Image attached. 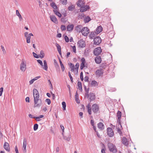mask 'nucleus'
<instances>
[{
  "label": "nucleus",
  "instance_id": "37998d69",
  "mask_svg": "<svg viewBox=\"0 0 153 153\" xmlns=\"http://www.w3.org/2000/svg\"><path fill=\"white\" fill-rule=\"evenodd\" d=\"M79 66V63L77 62L75 65V69L76 70L77 73L78 72V68Z\"/></svg>",
  "mask_w": 153,
  "mask_h": 153
},
{
  "label": "nucleus",
  "instance_id": "052dcab7",
  "mask_svg": "<svg viewBox=\"0 0 153 153\" xmlns=\"http://www.w3.org/2000/svg\"><path fill=\"white\" fill-rule=\"evenodd\" d=\"M3 87H1L0 88V96H1L3 92Z\"/></svg>",
  "mask_w": 153,
  "mask_h": 153
},
{
  "label": "nucleus",
  "instance_id": "a19ab883",
  "mask_svg": "<svg viewBox=\"0 0 153 153\" xmlns=\"http://www.w3.org/2000/svg\"><path fill=\"white\" fill-rule=\"evenodd\" d=\"M74 8V6L73 5H71L69 6L68 8V9L69 11H72Z\"/></svg>",
  "mask_w": 153,
  "mask_h": 153
},
{
  "label": "nucleus",
  "instance_id": "a878e982",
  "mask_svg": "<svg viewBox=\"0 0 153 153\" xmlns=\"http://www.w3.org/2000/svg\"><path fill=\"white\" fill-rule=\"evenodd\" d=\"M91 84L92 86L95 87L98 85V83L95 80H92L91 82Z\"/></svg>",
  "mask_w": 153,
  "mask_h": 153
},
{
  "label": "nucleus",
  "instance_id": "72a5a7b5",
  "mask_svg": "<svg viewBox=\"0 0 153 153\" xmlns=\"http://www.w3.org/2000/svg\"><path fill=\"white\" fill-rule=\"evenodd\" d=\"M59 61L61 65V69L62 70V71H64L65 68L63 65V64L62 63V62L61 61V59H59Z\"/></svg>",
  "mask_w": 153,
  "mask_h": 153
},
{
  "label": "nucleus",
  "instance_id": "6e6d98bb",
  "mask_svg": "<svg viewBox=\"0 0 153 153\" xmlns=\"http://www.w3.org/2000/svg\"><path fill=\"white\" fill-rule=\"evenodd\" d=\"M117 131L121 135L123 133L122 131H121L120 129L119 128V127H118L117 128Z\"/></svg>",
  "mask_w": 153,
  "mask_h": 153
},
{
  "label": "nucleus",
  "instance_id": "69168bd1",
  "mask_svg": "<svg viewBox=\"0 0 153 153\" xmlns=\"http://www.w3.org/2000/svg\"><path fill=\"white\" fill-rule=\"evenodd\" d=\"M29 117L30 118H35V117L33 115H32L31 114H29Z\"/></svg>",
  "mask_w": 153,
  "mask_h": 153
},
{
  "label": "nucleus",
  "instance_id": "13d9d810",
  "mask_svg": "<svg viewBox=\"0 0 153 153\" xmlns=\"http://www.w3.org/2000/svg\"><path fill=\"white\" fill-rule=\"evenodd\" d=\"M37 62L41 66H43V63L41 60H37Z\"/></svg>",
  "mask_w": 153,
  "mask_h": 153
},
{
  "label": "nucleus",
  "instance_id": "473e14b6",
  "mask_svg": "<svg viewBox=\"0 0 153 153\" xmlns=\"http://www.w3.org/2000/svg\"><path fill=\"white\" fill-rule=\"evenodd\" d=\"M77 86L78 89L80 90H82V83L80 82L79 81L77 83Z\"/></svg>",
  "mask_w": 153,
  "mask_h": 153
},
{
  "label": "nucleus",
  "instance_id": "7ed1b4c3",
  "mask_svg": "<svg viewBox=\"0 0 153 153\" xmlns=\"http://www.w3.org/2000/svg\"><path fill=\"white\" fill-rule=\"evenodd\" d=\"M86 97L87 98H89L88 100L90 102L94 100L96 97L94 93L92 92H90Z\"/></svg>",
  "mask_w": 153,
  "mask_h": 153
},
{
  "label": "nucleus",
  "instance_id": "79ce46f5",
  "mask_svg": "<svg viewBox=\"0 0 153 153\" xmlns=\"http://www.w3.org/2000/svg\"><path fill=\"white\" fill-rule=\"evenodd\" d=\"M60 2L63 5H65L67 3V0H60Z\"/></svg>",
  "mask_w": 153,
  "mask_h": 153
},
{
  "label": "nucleus",
  "instance_id": "7c9ffc66",
  "mask_svg": "<svg viewBox=\"0 0 153 153\" xmlns=\"http://www.w3.org/2000/svg\"><path fill=\"white\" fill-rule=\"evenodd\" d=\"M53 12L57 16H58L60 18L61 17V16H62L61 14L59 13V12L57 10H53Z\"/></svg>",
  "mask_w": 153,
  "mask_h": 153
},
{
  "label": "nucleus",
  "instance_id": "393cba45",
  "mask_svg": "<svg viewBox=\"0 0 153 153\" xmlns=\"http://www.w3.org/2000/svg\"><path fill=\"white\" fill-rule=\"evenodd\" d=\"M62 134L63 135L64 139H65V140H66L68 141H69L70 140V139L71 138V135H70V134H69L67 136H64L63 135V132L62 133Z\"/></svg>",
  "mask_w": 153,
  "mask_h": 153
},
{
  "label": "nucleus",
  "instance_id": "4468645a",
  "mask_svg": "<svg viewBox=\"0 0 153 153\" xmlns=\"http://www.w3.org/2000/svg\"><path fill=\"white\" fill-rule=\"evenodd\" d=\"M81 61L82 62L80 64V68L81 70H82L85 67V59L83 57L81 59Z\"/></svg>",
  "mask_w": 153,
  "mask_h": 153
},
{
  "label": "nucleus",
  "instance_id": "6ab92c4d",
  "mask_svg": "<svg viewBox=\"0 0 153 153\" xmlns=\"http://www.w3.org/2000/svg\"><path fill=\"white\" fill-rule=\"evenodd\" d=\"M74 25L73 24L68 25L67 26V30L69 32L71 31L73 29Z\"/></svg>",
  "mask_w": 153,
  "mask_h": 153
},
{
  "label": "nucleus",
  "instance_id": "a211bd4d",
  "mask_svg": "<svg viewBox=\"0 0 153 153\" xmlns=\"http://www.w3.org/2000/svg\"><path fill=\"white\" fill-rule=\"evenodd\" d=\"M50 18L51 20L55 24L58 23L57 20L55 16H51Z\"/></svg>",
  "mask_w": 153,
  "mask_h": 153
},
{
  "label": "nucleus",
  "instance_id": "e433bc0d",
  "mask_svg": "<svg viewBox=\"0 0 153 153\" xmlns=\"http://www.w3.org/2000/svg\"><path fill=\"white\" fill-rule=\"evenodd\" d=\"M44 117L43 115H40L38 117H35V119L37 121H39L40 120V118H43Z\"/></svg>",
  "mask_w": 153,
  "mask_h": 153
},
{
  "label": "nucleus",
  "instance_id": "ea45409f",
  "mask_svg": "<svg viewBox=\"0 0 153 153\" xmlns=\"http://www.w3.org/2000/svg\"><path fill=\"white\" fill-rule=\"evenodd\" d=\"M26 42L27 43H30V38L31 37H30V36H29L28 35V36L26 37Z\"/></svg>",
  "mask_w": 153,
  "mask_h": 153
},
{
  "label": "nucleus",
  "instance_id": "c756f323",
  "mask_svg": "<svg viewBox=\"0 0 153 153\" xmlns=\"http://www.w3.org/2000/svg\"><path fill=\"white\" fill-rule=\"evenodd\" d=\"M16 15L19 17L20 21H21L23 19L22 16L20 15L19 11L18 10H16Z\"/></svg>",
  "mask_w": 153,
  "mask_h": 153
},
{
  "label": "nucleus",
  "instance_id": "aec40b11",
  "mask_svg": "<svg viewBox=\"0 0 153 153\" xmlns=\"http://www.w3.org/2000/svg\"><path fill=\"white\" fill-rule=\"evenodd\" d=\"M122 143L125 146H127L128 145V142L127 140L125 137H123L122 139Z\"/></svg>",
  "mask_w": 153,
  "mask_h": 153
},
{
  "label": "nucleus",
  "instance_id": "bf43d9fd",
  "mask_svg": "<svg viewBox=\"0 0 153 153\" xmlns=\"http://www.w3.org/2000/svg\"><path fill=\"white\" fill-rule=\"evenodd\" d=\"M39 96H34V100H41L40 99H39Z\"/></svg>",
  "mask_w": 153,
  "mask_h": 153
},
{
  "label": "nucleus",
  "instance_id": "6e6552de",
  "mask_svg": "<svg viewBox=\"0 0 153 153\" xmlns=\"http://www.w3.org/2000/svg\"><path fill=\"white\" fill-rule=\"evenodd\" d=\"M34 107H39L42 105V101L41 100H34Z\"/></svg>",
  "mask_w": 153,
  "mask_h": 153
},
{
  "label": "nucleus",
  "instance_id": "412c9836",
  "mask_svg": "<svg viewBox=\"0 0 153 153\" xmlns=\"http://www.w3.org/2000/svg\"><path fill=\"white\" fill-rule=\"evenodd\" d=\"M86 107L87 108L88 112V114L89 115H91L92 114V113L91 111V105L90 103L88 104Z\"/></svg>",
  "mask_w": 153,
  "mask_h": 153
},
{
  "label": "nucleus",
  "instance_id": "864d4df0",
  "mask_svg": "<svg viewBox=\"0 0 153 153\" xmlns=\"http://www.w3.org/2000/svg\"><path fill=\"white\" fill-rule=\"evenodd\" d=\"M80 78L81 81H82L83 80V72H81L80 74Z\"/></svg>",
  "mask_w": 153,
  "mask_h": 153
},
{
  "label": "nucleus",
  "instance_id": "de8ad7c7",
  "mask_svg": "<svg viewBox=\"0 0 153 153\" xmlns=\"http://www.w3.org/2000/svg\"><path fill=\"white\" fill-rule=\"evenodd\" d=\"M84 15L83 13H79V18L82 19L84 17Z\"/></svg>",
  "mask_w": 153,
  "mask_h": 153
},
{
  "label": "nucleus",
  "instance_id": "ddd939ff",
  "mask_svg": "<svg viewBox=\"0 0 153 153\" xmlns=\"http://www.w3.org/2000/svg\"><path fill=\"white\" fill-rule=\"evenodd\" d=\"M103 70L102 68L99 69L96 72V74L97 76H100L103 74Z\"/></svg>",
  "mask_w": 153,
  "mask_h": 153
},
{
  "label": "nucleus",
  "instance_id": "8fccbe9b",
  "mask_svg": "<svg viewBox=\"0 0 153 153\" xmlns=\"http://www.w3.org/2000/svg\"><path fill=\"white\" fill-rule=\"evenodd\" d=\"M33 56L34 57L36 58H38L39 57V55L37 54L36 53H35L34 52H33Z\"/></svg>",
  "mask_w": 153,
  "mask_h": 153
},
{
  "label": "nucleus",
  "instance_id": "0e129e2a",
  "mask_svg": "<svg viewBox=\"0 0 153 153\" xmlns=\"http://www.w3.org/2000/svg\"><path fill=\"white\" fill-rule=\"evenodd\" d=\"M89 77L87 76H85L84 78V81L86 82L88 81Z\"/></svg>",
  "mask_w": 153,
  "mask_h": 153
},
{
  "label": "nucleus",
  "instance_id": "9b49d317",
  "mask_svg": "<svg viewBox=\"0 0 153 153\" xmlns=\"http://www.w3.org/2000/svg\"><path fill=\"white\" fill-rule=\"evenodd\" d=\"M80 7V12H85L90 8L89 6L87 5H86L84 6H81V7Z\"/></svg>",
  "mask_w": 153,
  "mask_h": 153
},
{
  "label": "nucleus",
  "instance_id": "dca6fc26",
  "mask_svg": "<svg viewBox=\"0 0 153 153\" xmlns=\"http://www.w3.org/2000/svg\"><path fill=\"white\" fill-rule=\"evenodd\" d=\"M95 62L98 64L100 63L102 61L101 57L100 56H96L95 58Z\"/></svg>",
  "mask_w": 153,
  "mask_h": 153
},
{
  "label": "nucleus",
  "instance_id": "2eb2a0df",
  "mask_svg": "<svg viewBox=\"0 0 153 153\" xmlns=\"http://www.w3.org/2000/svg\"><path fill=\"white\" fill-rule=\"evenodd\" d=\"M4 148L7 152H10V148L9 147V145L8 143L5 142L4 144Z\"/></svg>",
  "mask_w": 153,
  "mask_h": 153
},
{
  "label": "nucleus",
  "instance_id": "09e8293b",
  "mask_svg": "<svg viewBox=\"0 0 153 153\" xmlns=\"http://www.w3.org/2000/svg\"><path fill=\"white\" fill-rule=\"evenodd\" d=\"M61 30L62 31L65 30L66 29V27L65 25H62L61 26Z\"/></svg>",
  "mask_w": 153,
  "mask_h": 153
},
{
  "label": "nucleus",
  "instance_id": "4c0bfd02",
  "mask_svg": "<svg viewBox=\"0 0 153 153\" xmlns=\"http://www.w3.org/2000/svg\"><path fill=\"white\" fill-rule=\"evenodd\" d=\"M44 53L43 51H41L40 52V56L39 57H40L41 58H42L44 57Z\"/></svg>",
  "mask_w": 153,
  "mask_h": 153
},
{
  "label": "nucleus",
  "instance_id": "c9c22d12",
  "mask_svg": "<svg viewBox=\"0 0 153 153\" xmlns=\"http://www.w3.org/2000/svg\"><path fill=\"white\" fill-rule=\"evenodd\" d=\"M91 20L89 16H87V17L85 18L84 19V22L88 23Z\"/></svg>",
  "mask_w": 153,
  "mask_h": 153
},
{
  "label": "nucleus",
  "instance_id": "2f4dec72",
  "mask_svg": "<svg viewBox=\"0 0 153 153\" xmlns=\"http://www.w3.org/2000/svg\"><path fill=\"white\" fill-rule=\"evenodd\" d=\"M33 96H35L38 95L39 96V94L36 89H33Z\"/></svg>",
  "mask_w": 153,
  "mask_h": 153
},
{
  "label": "nucleus",
  "instance_id": "5701e85b",
  "mask_svg": "<svg viewBox=\"0 0 153 153\" xmlns=\"http://www.w3.org/2000/svg\"><path fill=\"white\" fill-rule=\"evenodd\" d=\"M102 28L101 26H100L98 27L96 30V32L97 33L99 34L102 31Z\"/></svg>",
  "mask_w": 153,
  "mask_h": 153
},
{
  "label": "nucleus",
  "instance_id": "49530a36",
  "mask_svg": "<svg viewBox=\"0 0 153 153\" xmlns=\"http://www.w3.org/2000/svg\"><path fill=\"white\" fill-rule=\"evenodd\" d=\"M55 45L56 47H57L58 51L61 50V46L59 45V44L57 43H56Z\"/></svg>",
  "mask_w": 153,
  "mask_h": 153
},
{
  "label": "nucleus",
  "instance_id": "e2e57ef3",
  "mask_svg": "<svg viewBox=\"0 0 153 153\" xmlns=\"http://www.w3.org/2000/svg\"><path fill=\"white\" fill-rule=\"evenodd\" d=\"M1 49H2L3 53H6V51L4 48V47L2 45H1Z\"/></svg>",
  "mask_w": 153,
  "mask_h": 153
},
{
  "label": "nucleus",
  "instance_id": "4d7b16f0",
  "mask_svg": "<svg viewBox=\"0 0 153 153\" xmlns=\"http://www.w3.org/2000/svg\"><path fill=\"white\" fill-rule=\"evenodd\" d=\"M45 102H47L48 105H50L51 103V101L50 99H47L45 100Z\"/></svg>",
  "mask_w": 153,
  "mask_h": 153
},
{
  "label": "nucleus",
  "instance_id": "f704fd0d",
  "mask_svg": "<svg viewBox=\"0 0 153 153\" xmlns=\"http://www.w3.org/2000/svg\"><path fill=\"white\" fill-rule=\"evenodd\" d=\"M121 111H118L117 113V116L118 117V120L120 121V119L121 117Z\"/></svg>",
  "mask_w": 153,
  "mask_h": 153
},
{
  "label": "nucleus",
  "instance_id": "cd10ccee",
  "mask_svg": "<svg viewBox=\"0 0 153 153\" xmlns=\"http://www.w3.org/2000/svg\"><path fill=\"white\" fill-rule=\"evenodd\" d=\"M44 65H43V68L46 71H47L48 68V65L47 62L46 60H44Z\"/></svg>",
  "mask_w": 153,
  "mask_h": 153
},
{
  "label": "nucleus",
  "instance_id": "f257e3e1",
  "mask_svg": "<svg viewBox=\"0 0 153 153\" xmlns=\"http://www.w3.org/2000/svg\"><path fill=\"white\" fill-rule=\"evenodd\" d=\"M108 146L109 151L113 153H116L117 152V149L115 146L111 143H108Z\"/></svg>",
  "mask_w": 153,
  "mask_h": 153
},
{
  "label": "nucleus",
  "instance_id": "58836bf2",
  "mask_svg": "<svg viewBox=\"0 0 153 153\" xmlns=\"http://www.w3.org/2000/svg\"><path fill=\"white\" fill-rule=\"evenodd\" d=\"M82 0H78V1L76 2V4L78 7H81V6L82 5V3H81L82 2Z\"/></svg>",
  "mask_w": 153,
  "mask_h": 153
},
{
  "label": "nucleus",
  "instance_id": "f3484780",
  "mask_svg": "<svg viewBox=\"0 0 153 153\" xmlns=\"http://www.w3.org/2000/svg\"><path fill=\"white\" fill-rule=\"evenodd\" d=\"M82 27V26L81 25H78L77 26L75 27V30L78 32H81Z\"/></svg>",
  "mask_w": 153,
  "mask_h": 153
},
{
  "label": "nucleus",
  "instance_id": "5fc2aeb1",
  "mask_svg": "<svg viewBox=\"0 0 153 153\" xmlns=\"http://www.w3.org/2000/svg\"><path fill=\"white\" fill-rule=\"evenodd\" d=\"M65 40L66 42H68L69 41V38L67 36H65L64 37Z\"/></svg>",
  "mask_w": 153,
  "mask_h": 153
},
{
  "label": "nucleus",
  "instance_id": "f8f14e48",
  "mask_svg": "<svg viewBox=\"0 0 153 153\" xmlns=\"http://www.w3.org/2000/svg\"><path fill=\"white\" fill-rule=\"evenodd\" d=\"M27 144V140L25 138L23 140V144L22 146V150L24 153L26 152V147Z\"/></svg>",
  "mask_w": 153,
  "mask_h": 153
},
{
  "label": "nucleus",
  "instance_id": "680f3d73",
  "mask_svg": "<svg viewBox=\"0 0 153 153\" xmlns=\"http://www.w3.org/2000/svg\"><path fill=\"white\" fill-rule=\"evenodd\" d=\"M61 20V21L63 22H65L67 21L65 18H62Z\"/></svg>",
  "mask_w": 153,
  "mask_h": 153
},
{
  "label": "nucleus",
  "instance_id": "423d86ee",
  "mask_svg": "<svg viewBox=\"0 0 153 153\" xmlns=\"http://www.w3.org/2000/svg\"><path fill=\"white\" fill-rule=\"evenodd\" d=\"M102 51V49L100 47H98L95 48L94 51V54L95 56H98L99 55Z\"/></svg>",
  "mask_w": 153,
  "mask_h": 153
},
{
  "label": "nucleus",
  "instance_id": "1a4fd4ad",
  "mask_svg": "<svg viewBox=\"0 0 153 153\" xmlns=\"http://www.w3.org/2000/svg\"><path fill=\"white\" fill-rule=\"evenodd\" d=\"M101 38L99 36H97L94 39V43L96 45H98L101 42Z\"/></svg>",
  "mask_w": 153,
  "mask_h": 153
},
{
  "label": "nucleus",
  "instance_id": "774afa93",
  "mask_svg": "<svg viewBox=\"0 0 153 153\" xmlns=\"http://www.w3.org/2000/svg\"><path fill=\"white\" fill-rule=\"evenodd\" d=\"M15 151L16 152V153H19L18 150V149L17 147L16 146H15Z\"/></svg>",
  "mask_w": 153,
  "mask_h": 153
},
{
  "label": "nucleus",
  "instance_id": "3c124183",
  "mask_svg": "<svg viewBox=\"0 0 153 153\" xmlns=\"http://www.w3.org/2000/svg\"><path fill=\"white\" fill-rule=\"evenodd\" d=\"M68 76H69V77H70L71 81L72 83H73V78L71 75V73L69 71L68 72Z\"/></svg>",
  "mask_w": 153,
  "mask_h": 153
},
{
  "label": "nucleus",
  "instance_id": "b1692460",
  "mask_svg": "<svg viewBox=\"0 0 153 153\" xmlns=\"http://www.w3.org/2000/svg\"><path fill=\"white\" fill-rule=\"evenodd\" d=\"M51 6L54 9L53 10H58V8L57 6L56 5L55 3L53 2L51 3Z\"/></svg>",
  "mask_w": 153,
  "mask_h": 153
},
{
  "label": "nucleus",
  "instance_id": "4be33fe9",
  "mask_svg": "<svg viewBox=\"0 0 153 153\" xmlns=\"http://www.w3.org/2000/svg\"><path fill=\"white\" fill-rule=\"evenodd\" d=\"M98 128L101 130H102L104 129V125L103 123L101 122H100L97 124Z\"/></svg>",
  "mask_w": 153,
  "mask_h": 153
},
{
  "label": "nucleus",
  "instance_id": "20e7f679",
  "mask_svg": "<svg viewBox=\"0 0 153 153\" xmlns=\"http://www.w3.org/2000/svg\"><path fill=\"white\" fill-rule=\"evenodd\" d=\"M20 70L22 71H25L26 69V62L22 60L20 65Z\"/></svg>",
  "mask_w": 153,
  "mask_h": 153
},
{
  "label": "nucleus",
  "instance_id": "c03bdc74",
  "mask_svg": "<svg viewBox=\"0 0 153 153\" xmlns=\"http://www.w3.org/2000/svg\"><path fill=\"white\" fill-rule=\"evenodd\" d=\"M62 106L63 109L64 110H66V104L65 102H62Z\"/></svg>",
  "mask_w": 153,
  "mask_h": 153
},
{
  "label": "nucleus",
  "instance_id": "c85d7f7f",
  "mask_svg": "<svg viewBox=\"0 0 153 153\" xmlns=\"http://www.w3.org/2000/svg\"><path fill=\"white\" fill-rule=\"evenodd\" d=\"M75 100L76 102L77 103H80V101L79 99V97L78 96V93L76 91L75 93Z\"/></svg>",
  "mask_w": 153,
  "mask_h": 153
},
{
  "label": "nucleus",
  "instance_id": "a18cd8bd",
  "mask_svg": "<svg viewBox=\"0 0 153 153\" xmlns=\"http://www.w3.org/2000/svg\"><path fill=\"white\" fill-rule=\"evenodd\" d=\"M38 125L37 124H35L34 125L33 127V129L34 131L36 130L38 128Z\"/></svg>",
  "mask_w": 153,
  "mask_h": 153
},
{
  "label": "nucleus",
  "instance_id": "603ef678",
  "mask_svg": "<svg viewBox=\"0 0 153 153\" xmlns=\"http://www.w3.org/2000/svg\"><path fill=\"white\" fill-rule=\"evenodd\" d=\"M90 88H88L85 91V94L86 96H87L89 94V91Z\"/></svg>",
  "mask_w": 153,
  "mask_h": 153
},
{
  "label": "nucleus",
  "instance_id": "0eeeda50",
  "mask_svg": "<svg viewBox=\"0 0 153 153\" xmlns=\"http://www.w3.org/2000/svg\"><path fill=\"white\" fill-rule=\"evenodd\" d=\"M107 134L110 137H112L114 134L112 129L110 127H108L107 128Z\"/></svg>",
  "mask_w": 153,
  "mask_h": 153
},
{
  "label": "nucleus",
  "instance_id": "9d476101",
  "mask_svg": "<svg viewBox=\"0 0 153 153\" xmlns=\"http://www.w3.org/2000/svg\"><path fill=\"white\" fill-rule=\"evenodd\" d=\"M77 44L79 47L83 48L85 47V41L83 39L79 40L77 42Z\"/></svg>",
  "mask_w": 153,
  "mask_h": 153
},
{
  "label": "nucleus",
  "instance_id": "39448f33",
  "mask_svg": "<svg viewBox=\"0 0 153 153\" xmlns=\"http://www.w3.org/2000/svg\"><path fill=\"white\" fill-rule=\"evenodd\" d=\"M92 109L94 113H97L99 111V106L96 103L93 104L92 106Z\"/></svg>",
  "mask_w": 153,
  "mask_h": 153
},
{
  "label": "nucleus",
  "instance_id": "f03ea898",
  "mask_svg": "<svg viewBox=\"0 0 153 153\" xmlns=\"http://www.w3.org/2000/svg\"><path fill=\"white\" fill-rule=\"evenodd\" d=\"M90 30L87 27H84L82 29V35L87 36L88 34L89 33Z\"/></svg>",
  "mask_w": 153,
  "mask_h": 153
},
{
  "label": "nucleus",
  "instance_id": "338daca9",
  "mask_svg": "<svg viewBox=\"0 0 153 153\" xmlns=\"http://www.w3.org/2000/svg\"><path fill=\"white\" fill-rule=\"evenodd\" d=\"M34 81V80L33 79L29 81V83L30 85L32 84Z\"/></svg>",
  "mask_w": 153,
  "mask_h": 153
},
{
  "label": "nucleus",
  "instance_id": "bb28decb",
  "mask_svg": "<svg viewBox=\"0 0 153 153\" xmlns=\"http://www.w3.org/2000/svg\"><path fill=\"white\" fill-rule=\"evenodd\" d=\"M97 33L96 32H92L89 35V38L90 39H93L95 36V34Z\"/></svg>",
  "mask_w": 153,
  "mask_h": 153
}]
</instances>
